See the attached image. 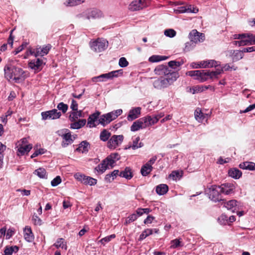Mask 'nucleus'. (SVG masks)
<instances>
[{
  "instance_id": "f257e3e1",
  "label": "nucleus",
  "mask_w": 255,
  "mask_h": 255,
  "mask_svg": "<svg viewBox=\"0 0 255 255\" xmlns=\"http://www.w3.org/2000/svg\"><path fill=\"white\" fill-rule=\"evenodd\" d=\"M4 70L5 77L8 80L12 79L16 83L24 80L27 77L26 72L22 68L14 66H6Z\"/></svg>"
},
{
  "instance_id": "f03ea898",
  "label": "nucleus",
  "mask_w": 255,
  "mask_h": 255,
  "mask_svg": "<svg viewBox=\"0 0 255 255\" xmlns=\"http://www.w3.org/2000/svg\"><path fill=\"white\" fill-rule=\"evenodd\" d=\"M164 79H159L153 83L154 87L157 89L165 88L172 85L179 77V73L177 71H172L171 74L165 76Z\"/></svg>"
},
{
  "instance_id": "7ed1b4c3",
  "label": "nucleus",
  "mask_w": 255,
  "mask_h": 255,
  "mask_svg": "<svg viewBox=\"0 0 255 255\" xmlns=\"http://www.w3.org/2000/svg\"><path fill=\"white\" fill-rule=\"evenodd\" d=\"M163 116L161 115L147 116L134 122L130 128H145L152 126Z\"/></svg>"
},
{
  "instance_id": "20e7f679",
  "label": "nucleus",
  "mask_w": 255,
  "mask_h": 255,
  "mask_svg": "<svg viewBox=\"0 0 255 255\" xmlns=\"http://www.w3.org/2000/svg\"><path fill=\"white\" fill-rule=\"evenodd\" d=\"M122 113V110L118 109L105 114H100L99 123H100L101 126L105 127L113 121L116 119Z\"/></svg>"
},
{
  "instance_id": "39448f33",
  "label": "nucleus",
  "mask_w": 255,
  "mask_h": 255,
  "mask_svg": "<svg viewBox=\"0 0 255 255\" xmlns=\"http://www.w3.org/2000/svg\"><path fill=\"white\" fill-rule=\"evenodd\" d=\"M17 154L18 156L27 154L32 148V144L28 143L26 138H23L15 144Z\"/></svg>"
},
{
  "instance_id": "423d86ee",
  "label": "nucleus",
  "mask_w": 255,
  "mask_h": 255,
  "mask_svg": "<svg viewBox=\"0 0 255 255\" xmlns=\"http://www.w3.org/2000/svg\"><path fill=\"white\" fill-rule=\"evenodd\" d=\"M119 74L120 75L123 74L122 69L113 71L108 73L103 74L100 76L94 77L92 78V80L94 82H104L108 79H112L115 77H118Z\"/></svg>"
},
{
  "instance_id": "0eeeda50",
  "label": "nucleus",
  "mask_w": 255,
  "mask_h": 255,
  "mask_svg": "<svg viewBox=\"0 0 255 255\" xmlns=\"http://www.w3.org/2000/svg\"><path fill=\"white\" fill-rule=\"evenodd\" d=\"M74 177L77 180L85 185L93 186L96 185L97 182V179L79 172L75 173Z\"/></svg>"
},
{
  "instance_id": "6e6552de",
  "label": "nucleus",
  "mask_w": 255,
  "mask_h": 255,
  "mask_svg": "<svg viewBox=\"0 0 255 255\" xmlns=\"http://www.w3.org/2000/svg\"><path fill=\"white\" fill-rule=\"evenodd\" d=\"M221 193L219 186L213 185L209 189V197L211 200L216 202L222 200Z\"/></svg>"
},
{
  "instance_id": "1a4fd4ad",
  "label": "nucleus",
  "mask_w": 255,
  "mask_h": 255,
  "mask_svg": "<svg viewBox=\"0 0 255 255\" xmlns=\"http://www.w3.org/2000/svg\"><path fill=\"white\" fill-rule=\"evenodd\" d=\"M219 62L215 60H203L197 63H193L192 66L195 68H209L216 67L219 65Z\"/></svg>"
},
{
  "instance_id": "9d476101",
  "label": "nucleus",
  "mask_w": 255,
  "mask_h": 255,
  "mask_svg": "<svg viewBox=\"0 0 255 255\" xmlns=\"http://www.w3.org/2000/svg\"><path fill=\"white\" fill-rule=\"evenodd\" d=\"M123 139V135H114L108 140L107 147L111 149H114L122 144Z\"/></svg>"
},
{
  "instance_id": "9b49d317",
  "label": "nucleus",
  "mask_w": 255,
  "mask_h": 255,
  "mask_svg": "<svg viewBox=\"0 0 255 255\" xmlns=\"http://www.w3.org/2000/svg\"><path fill=\"white\" fill-rule=\"evenodd\" d=\"M61 116V112H58L56 109H53L41 113V117L43 120H56L60 118Z\"/></svg>"
},
{
  "instance_id": "f8f14e48",
  "label": "nucleus",
  "mask_w": 255,
  "mask_h": 255,
  "mask_svg": "<svg viewBox=\"0 0 255 255\" xmlns=\"http://www.w3.org/2000/svg\"><path fill=\"white\" fill-rule=\"evenodd\" d=\"M107 43L104 39L98 38L91 43V48L96 52H101L106 49Z\"/></svg>"
},
{
  "instance_id": "ddd939ff",
  "label": "nucleus",
  "mask_w": 255,
  "mask_h": 255,
  "mask_svg": "<svg viewBox=\"0 0 255 255\" xmlns=\"http://www.w3.org/2000/svg\"><path fill=\"white\" fill-rule=\"evenodd\" d=\"M45 64V63L43 62V60L40 58L31 60L28 64L29 67L33 70L35 73L40 71Z\"/></svg>"
},
{
  "instance_id": "4468645a",
  "label": "nucleus",
  "mask_w": 255,
  "mask_h": 255,
  "mask_svg": "<svg viewBox=\"0 0 255 255\" xmlns=\"http://www.w3.org/2000/svg\"><path fill=\"white\" fill-rule=\"evenodd\" d=\"M101 114L100 112L97 111L89 116L87 120V124L89 126L90 128H95L100 125L99 123V120Z\"/></svg>"
},
{
  "instance_id": "2eb2a0df",
  "label": "nucleus",
  "mask_w": 255,
  "mask_h": 255,
  "mask_svg": "<svg viewBox=\"0 0 255 255\" xmlns=\"http://www.w3.org/2000/svg\"><path fill=\"white\" fill-rule=\"evenodd\" d=\"M63 141L61 143V146L63 147H66L69 144H71L76 138V135L71 134L70 132H66L61 135Z\"/></svg>"
},
{
  "instance_id": "dca6fc26",
  "label": "nucleus",
  "mask_w": 255,
  "mask_h": 255,
  "mask_svg": "<svg viewBox=\"0 0 255 255\" xmlns=\"http://www.w3.org/2000/svg\"><path fill=\"white\" fill-rule=\"evenodd\" d=\"M189 38L194 43L203 42L205 39V35L199 32L196 29L192 30L189 34Z\"/></svg>"
},
{
  "instance_id": "f3484780",
  "label": "nucleus",
  "mask_w": 255,
  "mask_h": 255,
  "mask_svg": "<svg viewBox=\"0 0 255 255\" xmlns=\"http://www.w3.org/2000/svg\"><path fill=\"white\" fill-rule=\"evenodd\" d=\"M155 73L158 75L167 76L172 73L171 70L164 65H160L156 66L154 69Z\"/></svg>"
},
{
  "instance_id": "a211bd4d",
  "label": "nucleus",
  "mask_w": 255,
  "mask_h": 255,
  "mask_svg": "<svg viewBox=\"0 0 255 255\" xmlns=\"http://www.w3.org/2000/svg\"><path fill=\"white\" fill-rule=\"evenodd\" d=\"M141 108L140 107H136L131 109L128 113L127 119L129 121H132L140 116L141 114Z\"/></svg>"
},
{
  "instance_id": "6ab92c4d",
  "label": "nucleus",
  "mask_w": 255,
  "mask_h": 255,
  "mask_svg": "<svg viewBox=\"0 0 255 255\" xmlns=\"http://www.w3.org/2000/svg\"><path fill=\"white\" fill-rule=\"evenodd\" d=\"M23 237L27 242L31 243L34 241V236L30 227L27 226L23 229Z\"/></svg>"
},
{
  "instance_id": "aec40b11",
  "label": "nucleus",
  "mask_w": 255,
  "mask_h": 255,
  "mask_svg": "<svg viewBox=\"0 0 255 255\" xmlns=\"http://www.w3.org/2000/svg\"><path fill=\"white\" fill-rule=\"evenodd\" d=\"M120 159V155L118 153H113L105 158L108 165L111 168H113L116 162Z\"/></svg>"
},
{
  "instance_id": "412c9836",
  "label": "nucleus",
  "mask_w": 255,
  "mask_h": 255,
  "mask_svg": "<svg viewBox=\"0 0 255 255\" xmlns=\"http://www.w3.org/2000/svg\"><path fill=\"white\" fill-rule=\"evenodd\" d=\"M221 189L222 193L226 195H229L234 192L235 188L234 184L231 183H225L219 186Z\"/></svg>"
},
{
  "instance_id": "4be33fe9",
  "label": "nucleus",
  "mask_w": 255,
  "mask_h": 255,
  "mask_svg": "<svg viewBox=\"0 0 255 255\" xmlns=\"http://www.w3.org/2000/svg\"><path fill=\"white\" fill-rule=\"evenodd\" d=\"M143 2L142 0H133L129 5L128 9L132 11L139 10L142 8Z\"/></svg>"
},
{
  "instance_id": "5701e85b",
  "label": "nucleus",
  "mask_w": 255,
  "mask_h": 255,
  "mask_svg": "<svg viewBox=\"0 0 255 255\" xmlns=\"http://www.w3.org/2000/svg\"><path fill=\"white\" fill-rule=\"evenodd\" d=\"M101 16V11L97 9L89 10L86 13V18L89 20L98 18Z\"/></svg>"
},
{
  "instance_id": "b1692460",
  "label": "nucleus",
  "mask_w": 255,
  "mask_h": 255,
  "mask_svg": "<svg viewBox=\"0 0 255 255\" xmlns=\"http://www.w3.org/2000/svg\"><path fill=\"white\" fill-rule=\"evenodd\" d=\"M238 202L235 200L229 201L225 203L224 206L228 209L235 212L239 209Z\"/></svg>"
},
{
  "instance_id": "393cba45",
  "label": "nucleus",
  "mask_w": 255,
  "mask_h": 255,
  "mask_svg": "<svg viewBox=\"0 0 255 255\" xmlns=\"http://www.w3.org/2000/svg\"><path fill=\"white\" fill-rule=\"evenodd\" d=\"M111 168L109 165H108L107 161L105 159L102 162L96 166L95 170H96L98 173H103L107 169Z\"/></svg>"
},
{
  "instance_id": "a878e982",
  "label": "nucleus",
  "mask_w": 255,
  "mask_h": 255,
  "mask_svg": "<svg viewBox=\"0 0 255 255\" xmlns=\"http://www.w3.org/2000/svg\"><path fill=\"white\" fill-rule=\"evenodd\" d=\"M240 168L251 171L255 170V163L250 161H246L239 165Z\"/></svg>"
},
{
  "instance_id": "bb28decb",
  "label": "nucleus",
  "mask_w": 255,
  "mask_h": 255,
  "mask_svg": "<svg viewBox=\"0 0 255 255\" xmlns=\"http://www.w3.org/2000/svg\"><path fill=\"white\" fill-rule=\"evenodd\" d=\"M228 175L233 178L238 179L242 176V173L239 169L233 168L229 170Z\"/></svg>"
},
{
  "instance_id": "cd10ccee",
  "label": "nucleus",
  "mask_w": 255,
  "mask_h": 255,
  "mask_svg": "<svg viewBox=\"0 0 255 255\" xmlns=\"http://www.w3.org/2000/svg\"><path fill=\"white\" fill-rule=\"evenodd\" d=\"M155 191L159 195H163L168 191V186L165 184H160L156 187Z\"/></svg>"
},
{
  "instance_id": "c85d7f7f",
  "label": "nucleus",
  "mask_w": 255,
  "mask_h": 255,
  "mask_svg": "<svg viewBox=\"0 0 255 255\" xmlns=\"http://www.w3.org/2000/svg\"><path fill=\"white\" fill-rule=\"evenodd\" d=\"M194 116L197 121L199 122H203L208 116L207 115H205L200 108H197L194 112Z\"/></svg>"
},
{
  "instance_id": "c756f323",
  "label": "nucleus",
  "mask_w": 255,
  "mask_h": 255,
  "mask_svg": "<svg viewBox=\"0 0 255 255\" xmlns=\"http://www.w3.org/2000/svg\"><path fill=\"white\" fill-rule=\"evenodd\" d=\"M241 35L242 34H239L238 35V38L239 39H240V40L234 41L233 42L234 44H235L236 45H238L239 46L250 45L247 37H244L241 36Z\"/></svg>"
},
{
  "instance_id": "7c9ffc66",
  "label": "nucleus",
  "mask_w": 255,
  "mask_h": 255,
  "mask_svg": "<svg viewBox=\"0 0 255 255\" xmlns=\"http://www.w3.org/2000/svg\"><path fill=\"white\" fill-rule=\"evenodd\" d=\"M119 176L127 179H130L133 176L131 169L128 167H127L124 170L122 171Z\"/></svg>"
},
{
  "instance_id": "2f4dec72",
  "label": "nucleus",
  "mask_w": 255,
  "mask_h": 255,
  "mask_svg": "<svg viewBox=\"0 0 255 255\" xmlns=\"http://www.w3.org/2000/svg\"><path fill=\"white\" fill-rule=\"evenodd\" d=\"M53 246H55L57 249L61 248L65 250H67V243L65 242L64 239L63 238L58 239Z\"/></svg>"
},
{
  "instance_id": "473e14b6",
  "label": "nucleus",
  "mask_w": 255,
  "mask_h": 255,
  "mask_svg": "<svg viewBox=\"0 0 255 255\" xmlns=\"http://www.w3.org/2000/svg\"><path fill=\"white\" fill-rule=\"evenodd\" d=\"M139 137H136L133 140L132 143L129 145L128 147H126V149H129L131 148L133 149H136L143 146V144L140 142H139Z\"/></svg>"
},
{
  "instance_id": "72a5a7b5",
  "label": "nucleus",
  "mask_w": 255,
  "mask_h": 255,
  "mask_svg": "<svg viewBox=\"0 0 255 255\" xmlns=\"http://www.w3.org/2000/svg\"><path fill=\"white\" fill-rule=\"evenodd\" d=\"M89 147V143L86 141H83L79 144L76 150L81 153H85L88 151Z\"/></svg>"
},
{
  "instance_id": "f704fd0d",
  "label": "nucleus",
  "mask_w": 255,
  "mask_h": 255,
  "mask_svg": "<svg viewBox=\"0 0 255 255\" xmlns=\"http://www.w3.org/2000/svg\"><path fill=\"white\" fill-rule=\"evenodd\" d=\"M18 251V247L16 246H6L4 250V255H12L13 253H17Z\"/></svg>"
},
{
  "instance_id": "c9c22d12",
  "label": "nucleus",
  "mask_w": 255,
  "mask_h": 255,
  "mask_svg": "<svg viewBox=\"0 0 255 255\" xmlns=\"http://www.w3.org/2000/svg\"><path fill=\"white\" fill-rule=\"evenodd\" d=\"M152 170V166L145 163L141 167L140 173L142 176H145L149 174Z\"/></svg>"
},
{
  "instance_id": "e433bc0d",
  "label": "nucleus",
  "mask_w": 255,
  "mask_h": 255,
  "mask_svg": "<svg viewBox=\"0 0 255 255\" xmlns=\"http://www.w3.org/2000/svg\"><path fill=\"white\" fill-rule=\"evenodd\" d=\"M33 173L40 178L46 179L47 178L46 171L44 168H38L34 171Z\"/></svg>"
},
{
  "instance_id": "4c0bfd02",
  "label": "nucleus",
  "mask_w": 255,
  "mask_h": 255,
  "mask_svg": "<svg viewBox=\"0 0 255 255\" xmlns=\"http://www.w3.org/2000/svg\"><path fill=\"white\" fill-rule=\"evenodd\" d=\"M153 233V230L151 229H146L144 230L140 235L139 241H142Z\"/></svg>"
},
{
  "instance_id": "58836bf2",
  "label": "nucleus",
  "mask_w": 255,
  "mask_h": 255,
  "mask_svg": "<svg viewBox=\"0 0 255 255\" xmlns=\"http://www.w3.org/2000/svg\"><path fill=\"white\" fill-rule=\"evenodd\" d=\"M168 58L165 56L152 55L149 58V61L151 62H157L162 60H166Z\"/></svg>"
},
{
  "instance_id": "ea45409f",
  "label": "nucleus",
  "mask_w": 255,
  "mask_h": 255,
  "mask_svg": "<svg viewBox=\"0 0 255 255\" xmlns=\"http://www.w3.org/2000/svg\"><path fill=\"white\" fill-rule=\"evenodd\" d=\"M73 124H71L70 128H82L86 124V119L79 120L78 121H74Z\"/></svg>"
},
{
  "instance_id": "a19ab883",
  "label": "nucleus",
  "mask_w": 255,
  "mask_h": 255,
  "mask_svg": "<svg viewBox=\"0 0 255 255\" xmlns=\"http://www.w3.org/2000/svg\"><path fill=\"white\" fill-rule=\"evenodd\" d=\"M223 72V69H217L215 71H208L209 78L214 79L218 78V76Z\"/></svg>"
},
{
  "instance_id": "79ce46f5",
  "label": "nucleus",
  "mask_w": 255,
  "mask_h": 255,
  "mask_svg": "<svg viewBox=\"0 0 255 255\" xmlns=\"http://www.w3.org/2000/svg\"><path fill=\"white\" fill-rule=\"evenodd\" d=\"M170 248L176 249L178 247L183 246L181 239H176L173 240L170 242Z\"/></svg>"
},
{
  "instance_id": "37998d69",
  "label": "nucleus",
  "mask_w": 255,
  "mask_h": 255,
  "mask_svg": "<svg viewBox=\"0 0 255 255\" xmlns=\"http://www.w3.org/2000/svg\"><path fill=\"white\" fill-rule=\"evenodd\" d=\"M111 136V133L106 129H104L100 133V139L103 141H107Z\"/></svg>"
},
{
  "instance_id": "c03bdc74",
  "label": "nucleus",
  "mask_w": 255,
  "mask_h": 255,
  "mask_svg": "<svg viewBox=\"0 0 255 255\" xmlns=\"http://www.w3.org/2000/svg\"><path fill=\"white\" fill-rule=\"evenodd\" d=\"M85 0H67L65 4L67 6H74L84 2Z\"/></svg>"
},
{
  "instance_id": "a18cd8bd",
  "label": "nucleus",
  "mask_w": 255,
  "mask_h": 255,
  "mask_svg": "<svg viewBox=\"0 0 255 255\" xmlns=\"http://www.w3.org/2000/svg\"><path fill=\"white\" fill-rule=\"evenodd\" d=\"M183 63L184 61L182 59L180 61H170L168 63V65L170 68L175 69L177 67L180 66Z\"/></svg>"
},
{
  "instance_id": "49530a36",
  "label": "nucleus",
  "mask_w": 255,
  "mask_h": 255,
  "mask_svg": "<svg viewBox=\"0 0 255 255\" xmlns=\"http://www.w3.org/2000/svg\"><path fill=\"white\" fill-rule=\"evenodd\" d=\"M41 47H36V48L31 49L29 50L30 55H34L35 57L43 56L42 52H40Z\"/></svg>"
},
{
  "instance_id": "de8ad7c7",
  "label": "nucleus",
  "mask_w": 255,
  "mask_h": 255,
  "mask_svg": "<svg viewBox=\"0 0 255 255\" xmlns=\"http://www.w3.org/2000/svg\"><path fill=\"white\" fill-rule=\"evenodd\" d=\"M186 74L191 77H195V79L200 81V76H201V70L189 71L186 73Z\"/></svg>"
},
{
  "instance_id": "09e8293b",
  "label": "nucleus",
  "mask_w": 255,
  "mask_h": 255,
  "mask_svg": "<svg viewBox=\"0 0 255 255\" xmlns=\"http://www.w3.org/2000/svg\"><path fill=\"white\" fill-rule=\"evenodd\" d=\"M241 36L247 37L250 45L255 44V35L251 33H243Z\"/></svg>"
},
{
  "instance_id": "8fccbe9b",
  "label": "nucleus",
  "mask_w": 255,
  "mask_h": 255,
  "mask_svg": "<svg viewBox=\"0 0 255 255\" xmlns=\"http://www.w3.org/2000/svg\"><path fill=\"white\" fill-rule=\"evenodd\" d=\"M81 117H82V111H78V110L77 111H73L70 115V118L72 119V121H76V119Z\"/></svg>"
},
{
  "instance_id": "3c124183",
  "label": "nucleus",
  "mask_w": 255,
  "mask_h": 255,
  "mask_svg": "<svg viewBox=\"0 0 255 255\" xmlns=\"http://www.w3.org/2000/svg\"><path fill=\"white\" fill-rule=\"evenodd\" d=\"M138 218V215H137L135 213H133L131 215H129L126 219L125 224L127 225L130 224L131 222L135 221Z\"/></svg>"
},
{
  "instance_id": "603ef678",
  "label": "nucleus",
  "mask_w": 255,
  "mask_h": 255,
  "mask_svg": "<svg viewBox=\"0 0 255 255\" xmlns=\"http://www.w3.org/2000/svg\"><path fill=\"white\" fill-rule=\"evenodd\" d=\"M201 76H200V81L204 82L209 79L208 70H201Z\"/></svg>"
},
{
  "instance_id": "864d4df0",
  "label": "nucleus",
  "mask_w": 255,
  "mask_h": 255,
  "mask_svg": "<svg viewBox=\"0 0 255 255\" xmlns=\"http://www.w3.org/2000/svg\"><path fill=\"white\" fill-rule=\"evenodd\" d=\"M116 238V235L115 234H112L110 236H108L99 241V242L101 243L103 245H105L106 243L110 242L112 239Z\"/></svg>"
},
{
  "instance_id": "5fc2aeb1",
  "label": "nucleus",
  "mask_w": 255,
  "mask_h": 255,
  "mask_svg": "<svg viewBox=\"0 0 255 255\" xmlns=\"http://www.w3.org/2000/svg\"><path fill=\"white\" fill-rule=\"evenodd\" d=\"M6 146L0 142V166L3 164V152L5 150Z\"/></svg>"
},
{
  "instance_id": "6e6d98bb",
  "label": "nucleus",
  "mask_w": 255,
  "mask_h": 255,
  "mask_svg": "<svg viewBox=\"0 0 255 255\" xmlns=\"http://www.w3.org/2000/svg\"><path fill=\"white\" fill-rule=\"evenodd\" d=\"M233 59L236 61L239 60L243 58L244 56V54L243 52L239 50L234 51L233 53Z\"/></svg>"
},
{
  "instance_id": "4d7b16f0",
  "label": "nucleus",
  "mask_w": 255,
  "mask_h": 255,
  "mask_svg": "<svg viewBox=\"0 0 255 255\" xmlns=\"http://www.w3.org/2000/svg\"><path fill=\"white\" fill-rule=\"evenodd\" d=\"M196 43H194V42L192 41L191 40L189 42H186L185 44V46L184 50L185 52L189 51L192 50L195 46V44Z\"/></svg>"
},
{
  "instance_id": "13d9d810",
  "label": "nucleus",
  "mask_w": 255,
  "mask_h": 255,
  "mask_svg": "<svg viewBox=\"0 0 255 255\" xmlns=\"http://www.w3.org/2000/svg\"><path fill=\"white\" fill-rule=\"evenodd\" d=\"M221 225H226L228 223V217L224 214L221 215L218 219Z\"/></svg>"
},
{
  "instance_id": "bf43d9fd",
  "label": "nucleus",
  "mask_w": 255,
  "mask_h": 255,
  "mask_svg": "<svg viewBox=\"0 0 255 255\" xmlns=\"http://www.w3.org/2000/svg\"><path fill=\"white\" fill-rule=\"evenodd\" d=\"M57 109L62 112L63 113H65L68 109V106L63 102L59 103L57 106Z\"/></svg>"
},
{
  "instance_id": "052dcab7",
  "label": "nucleus",
  "mask_w": 255,
  "mask_h": 255,
  "mask_svg": "<svg viewBox=\"0 0 255 255\" xmlns=\"http://www.w3.org/2000/svg\"><path fill=\"white\" fill-rule=\"evenodd\" d=\"M51 47L52 46L49 44L44 45L43 47H41L40 52H42L43 56L47 55L51 49Z\"/></svg>"
},
{
  "instance_id": "680f3d73",
  "label": "nucleus",
  "mask_w": 255,
  "mask_h": 255,
  "mask_svg": "<svg viewBox=\"0 0 255 255\" xmlns=\"http://www.w3.org/2000/svg\"><path fill=\"white\" fill-rule=\"evenodd\" d=\"M176 32L173 29H168L164 31V34L169 37H173L176 35Z\"/></svg>"
},
{
  "instance_id": "e2e57ef3",
  "label": "nucleus",
  "mask_w": 255,
  "mask_h": 255,
  "mask_svg": "<svg viewBox=\"0 0 255 255\" xmlns=\"http://www.w3.org/2000/svg\"><path fill=\"white\" fill-rule=\"evenodd\" d=\"M32 220L35 225L40 226L42 224V220L35 214L33 215Z\"/></svg>"
},
{
  "instance_id": "0e129e2a",
  "label": "nucleus",
  "mask_w": 255,
  "mask_h": 255,
  "mask_svg": "<svg viewBox=\"0 0 255 255\" xmlns=\"http://www.w3.org/2000/svg\"><path fill=\"white\" fill-rule=\"evenodd\" d=\"M61 182V179L59 176H57L51 182V186L55 187Z\"/></svg>"
},
{
  "instance_id": "69168bd1",
  "label": "nucleus",
  "mask_w": 255,
  "mask_h": 255,
  "mask_svg": "<svg viewBox=\"0 0 255 255\" xmlns=\"http://www.w3.org/2000/svg\"><path fill=\"white\" fill-rule=\"evenodd\" d=\"M119 64L121 67H125L128 65V62L126 58L122 57L119 60Z\"/></svg>"
},
{
  "instance_id": "338daca9",
  "label": "nucleus",
  "mask_w": 255,
  "mask_h": 255,
  "mask_svg": "<svg viewBox=\"0 0 255 255\" xmlns=\"http://www.w3.org/2000/svg\"><path fill=\"white\" fill-rule=\"evenodd\" d=\"M6 239H9L15 233V230L13 228H9L6 231Z\"/></svg>"
},
{
  "instance_id": "774afa93",
  "label": "nucleus",
  "mask_w": 255,
  "mask_h": 255,
  "mask_svg": "<svg viewBox=\"0 0 255 255\" xmlns=\"http://www.w3.org/2000/svg\"><path fill=\"white\" fill-rule=\"evenodd\" d=\"M13 31V30H11L10 31V33L8 38L7 39V43H6V44H7V45L8 44L9 45V46H10L11 48L12 47L13 43V39L14 38V37L12 35Z\"/></svg>"
}]
</instances>
